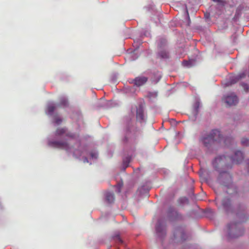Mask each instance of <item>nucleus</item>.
<instances>
[{
	"label": "nucleus",
	"instance_id": "1",
	"mask_svg": "<svg viewBox=\"0 0 249 249\" xmlns=\"http://www.w3.org/2000/svg\"><path fill=\"white\" fill-rule=\"evenodd\" d=\"M67 137L66 140H52L49 138L48 144L49 146L65 150L69 154H72L76 158L82 160L84 162L91 164L98 158V153L95 151L89 152L87 148L80 145L78 143L75 144L74 147L70 145L73 143L76 135L69 132L66 128H57L55 132V138L56 139H62Z\"/></svg>",
	"mask_w": 249,
	"mask_h": 249
},
{
	"label": "nucleus",
	"instance_id": "2",
	"mask_svg": "<svg viewBox=\"0 0 249 249\" xmlns=\"http://www.w3.org/2000/svg\"><path fill=\"white\" fill-rule=\"evenodd\" d=\"M227 160L224 156H218L213 162V165L215 169L220 173V176L218 177L219 182L229 187L231 183V175L227 172L223 173L220 170L221 169H225L228 167Z\"/></svg>",
	"mask_w": 249,
	"mask_h": 249
},
{
	"label": "nucleus",
	"instance_id": "3",
	"mask_svg": "<svg viewBox=\"0 0 249 249\" xmlns=\"http://www.w3.org/2000/svg\"><path fill=\"white\" fill-rule=\"evenodd\" d=\"M201 141L205 147L209 148L214 142H223L228 145L229 143L231 142L232 139L231 137L225 138L221 135L219 130H213L209 135L203 136Z\"/></svg>",
	"mask_w": 249,
	"mask_h": 249
},
{
	"label": "nucleus",
	"instance_id": "4",
	"mask_svg": "<svg viewBox=\"0 0 249 249\" xmlns=\"http://www.w3.org/2000/svg\"><path fill=\"white\" fill-rule=\"evenodd\" d=\"M166 43L165 39L161 38L158 41V45L159 47V55L162 58H167L168 57V53L164 49Z\"/></svg>",
	"mask_w": 249,
	"mask_h": 249
},
{
	"label": "nucleus",
	"instance_id": "5",
	"mask_svg": "<svg viewBox=\"0 0 249 249\" xmlns=\"http://www.w3.org/2000/svg\"><path fill=\"white\" fill-rule=\"evenodd\" d=\"M223 100L229 106L235 105L238 102L236 95L233 93H231L224 97Z\"/></svg>",
	"mask_w": 249,
	"mask_h": 249
},
{
	"label": "nucleus",
	"instance_id": "6",
	"mask_svg": "<svg viewBox=\"0 0 249 249\" xmlns=\"http://www.w3.org/2000/svg\"><path fill=\"white\" fill-rule=\"evenodd\" d=\"M230 159L233 163H239L243 159V153L240 151H237L234 153V155L230 157Z\"/></svg>",
	"mask_w": 249,
	"mask_h": 249
},
{
	"label": "nucleus",
	"instance_id": "7",
	"mask_svg": "<svg viewBox=\"0 0 249 249\" xmlns=\"http://www.w3.org/2000/svg\"><path fill=\"white\" fill-rule=\"evenodd\" d=\"M166 226L164 220L160 219L156 226V230L158 233H162L166 231Z\"/></svg>",
	"mask_w": 249,
	"mask_h": 249
},
{
	"label": "nucleus",
	"instance_id": "8",
	"mask_svg": "<svg viewBox=\"0 0 249 249\" xmlns=\"http://www.w3.org/2000/svg\"><path fill=\"white\" fill-rule=\"evenodd\" d=\"M237 225L234 222H231L227 224L224 229L227 233H232L236 231Z\"/></svg>",
	"mask_w": 249,
	"mask_h": 249
},
{
	"label": "nucleus",
	"instance_id": "9",
	"mask_svg": "<svg viewBox=\"0 0 249 249\" xmlns=\"http://www.w3.org/2000/svg\"><path fill=\"white\" fill-rule=\"evenodd\" d=\"M59 106L58 104L53 102H49L47 105L46 113L48 115H52L53 111Z\"/></svg>",
	"mask_w": 249,
	"mask_h": 249
},
{
	"label": "nucleus",
	"instance_id": "10",
	"mask_svg": "<svg viewBox=\"0 0 249 249\" xmlns=\"http://www.w3.org/2000/svg\"><path fill=\"white\" fill-rule=\"evenodd\" d=\"M147 81V78L145 76H139L134 80V84L137 86H141L144 84Z\"/></svg>",
	"mask_w": 249,
	"mask_h": 249
},
{
	"label": "nucleus",
	"instance_id": "11",
	"mask_svg": "<svg viewBox=\"0 0 249 249\" xmlns=\"http://www.w3.org/2000/svg\"><path fill=\"white\" fill-rule=\"evenodd\" d=\"M136 118L137 120L140 122H142L144 121L143 110L141 106H140L137 109Z\"/></svg>",
	"mask_w": 249,
	"mask_h": 249
},
{
	"label": "nucleus",
	"instance_id": "12",
	"mask_svg": "<svg viewBox=\"0 0 249 249\" xmlns=\"http://www.w3.org/2000/svg\"><path fill=\"white\" fill-rule=\"evenodd\" d=\"M105 196L106 201L107 203L111 204L114 202V196L113 193L109 192H106V194H105Z\"/></svg>",
	"mask_w": 249,
	"mask_h": 249
},
{
	"label": "nucleus",
	"instance_id": "13",
	"mask_svg": "<svg viewBox=\"0 0 249 249\" xmlns=\"http://www.w3.org/2000/svg\"><path fill=\"white\" fill-rule=\"evenodd\" d=\"M222 206L226 211H228L230 206V201L229 199H226L222 202Z\"/></svg>",
	"mask_w": 249,
	"mask_h": 249
},
{
	"label": "nucleus",
	"instance_id": "14",
	"mask_svg": "<svg viewBox=\"0 0 249 249\" xmlns=\"http://www.w3.org/2000/svg\"><path fill=\"white\" fill-rule=\"evenodd\" d=\"M130 157H126L123 160V167L124 170L128 166V164L130 161Z\"/></svg>",
	"mask_w": 249,
	"mask_h": 249
},
{
	"label": "nucleus",
	"instance_id": "15",
	"mask_svg": "<svg viewBox=\"0 0 249 249\" xmlns=\"http://www.w3.org/2000/svg\"><path fill=\"white\" fill-rule=\"evenodd\" d=\"M114 239L115 241L117 243H119L120 244L123 243V241L122 240V239H121V238L120 237V234H116L115 235V236L114 237Z\"/></svg>",
	"mask_w": 249,
	"mask_h": 249
},
{
	"label": "nucleus",
	"instance_id": "16",
	"mask_svg": "<svg viewBox=\"0 0 249 249\" xmlns=\"http://www.w3.org/2000/svg\"><path fill=\"white\" fill-rule=\"evenodd\" d=\"M182 64L184 66L187 67H190L193 66V64L192 63V61H184L182 62Z\"/></svg>",
	"mask_w": 249,
	"mask_h": 249
},
{
	"label": "nucleus",
	"instance_id": "17",
	"mask_svg": "<svg viewBox=\"0 0 249 249\" xmlns=\"http://www.w3.org/2000/svg\"><path fill=\"white\" fill-rule=\"evenodd\" d=\"M53 120L54 123H55L57 125L60 124L62 122V119L60 118L57 116H55L53 118Z\"/></svg>",
	"mask_w": 249,
	"mask_h": 249
},
{
	"label": "nucleus",
	"instance_id": "18",
	"mask_svg": "<svg viewBox=\"0 0 249 249\" xmlns=\"http://www.w3.org/2000/svg\"><path fill=\"white\" fill-rule=\"evenodd\" d=\"M68 102L67 100L65 97H62L60 99V105L63 106H66L67 105Z\"/></svg>",
	"mask_w": 249,
	"mask_h": 249
},
{
	"label": "nucleus",
	"instance_id": "19",
	"mask_svg": "<svg viewBox=\"0 0 249 249\" xmlns=\"http://www.w3.org/2000/svg\"><path fill=\"white\" fill-rule=\"evenodd\" d=\"M241 143L243 145L247 146L249 144V140L246 138H243L241 140Z\"/></svg>",
	"mask_w": 249,
	"mask_h": 249
},
{
	"label": "nucleus",
	"instance_id": "20",
	"mask_svg": "<svg viewBox=\"0 0 249 249\" xmlns=\"http://www.w3.org/2000/svg\"><path fill=\"white\" fill-rule=\"evenodd\" d=\"M131 124H132V123L130 120H128L126 121L125 125H126V131L127 132L129 131V128L130 126V125H131Z\"/></svg>",
	"mask_w": 249,
	"mask_h": 249
},
{
	"label": "nucleus",
	"instance_id": "21",
	"mask_svg": "<svg viewBox=\"0 0 249 249\" xmlns=\"http://www.w3.org/2000/svg\"><path fill=\"white\" fill-rule=\"evenodd\" d=\"M161 76V74L159 72H158L156 74V79H154L153 78L152 79V81L155 82V83H157L160 80V79Z\"/></svg>",
	"mask_w": 249,
	"mask_h": 249
},
{
	"label": "nucleus",
	"instance_id": "22",
	"mask_svg": "<svg viewBox=\"0 0 249 249\" xmlns=\"http://www.w3.org/2000/svg\"><path fill=\"white\" fill-rule=\"evenodd\" d=\"M241 86L244 88V90L246 91H248L249 89V85L247 84L242 83L241 84Z\"/></svg>",
	"mask_w": 249,
	"mask_h": 249
},
{
	"label": "nucleus",
	"instance_id": "23",
	"mask_svg": "<svg viewBox=\"0 0 249 249\" xmlns=\"http://www.w3.org/2000/svg\"><path fill=\"white\" fill-rule=\"evenodd\" d=\"M213 1L217 2L218 3L219 5L220 6H224L225 2L223 1V0H213Z\"/></svg>",
	"mask_w": 249,
	"mask_h": 249
},
{
	"label": "nucleus",
	"instance_id": "24",
	"mask_svg": "<svg viewBox=\"0 0 249 249\" xmlns=\"http://www.w3.org/2000/svg\"><path fill=\"white\" fill-rule=\"evenodd\" d=\"M200 106V102L199 101H196L194 105V108L196 111H197L199 107Z\"/></svg>",
	"mask_w": 249,
	"mask_h": 249
},
{
	"label": "nucleus",
	"instance_id": "25",
	"mask_svg": "<svg viewBox=\"0 0 249 249\" xmlns=\"http://www.w3.org/2000/svg\"><path fill=\"white\" fill-rule=\"evenodd\" d=\"M107 104L108 105V106L110 107H112L114 106L112 104L111 102H108Z\"/></svg>",
	"mask_w": 249,
	"mask_h": 249
},
{
	"label": "nucleus",
	"instance_id": "26",
	"mask_svg": "<svg viewBox=\"0 0 249 249\" xmlns=\"http://www.w3.org/2000/svg\"><path fill=\"white\" fill-rule=\"evenodd\" d=\"M134 54V53L133 54H132V58H131V60H134L135 59H136V58H138V56H135V57H133V54Z\"/></svg>",
	"mask_w": 249,
	"mask_h": 249
},
{
	"label": "nucleus",
	"instance_id": "27",
	"mask_svg": "<svg viewBox=\"0 0 249 249\" xmlns=\"http://www.w3.org/2000/svg\"><path fill=\"white\" fill-rule=\"evenodd\" d=\"M176 213H177L176 212H175V211L173 212V215L176 214Z\"/></svg>",
	"mask_w": 249,
	"mask_h": 249
},
{
	"label": "nucleus",
	"instance_id": "28",
	"mask_svg": "<svg viewBox=\"0 0 249 249\" xmlns=\"http://www.w3.org/2000/svg\"><path fill=\"white\" fill-rule=\"evenodd\" d=\"M183 199L184 201L187 200V199H186V198H183Z\"/></svg>",
	"mask_w": 249,
	"mask_h": 249
},
{
	"label": "nucleus",
	"instance_id": "29",
	"mask_svg": "<svg viewBox=\"0 0 249 249\" xmlns=\"http://www.w3.org/2000/svg\"><path fill=\"white\" fill-rule=\"evenodd\" d=\"M153 94L154 95V96H157L156 93H154V94Z\"/></svg>",
	"mask_w": 249,
	"mask_h": 249
},
{
	"label": "nucleus",
	"instance_id": "30",
	"mask_svg": "<svg viewBox=\"0 0 249 249\" xmlns=\"http://www.w3.org/2000/svg\"><path fill=\"white\" fill-rule=\"evenodd\" d=\"M229 235V236H230L231 234H228ZM230 237H228V238H229Z\"/></svg>",
	"mask_w": 249,
	"mask_h": 249
},
{
	"label": "nucleus",
	"instance_id": "31",
	"mask_svg": "<svg viewBox=\"0 0 249 249\" xmlns=\"http://www.w3.org/2000/svg\"><path fill=\"white\" fill-rule=\"evenodd\" d=\"M118 192H120V189H118Z\"/></svg>",
	"mask_w": 249,
	"mask_h": 249
},
{
	"label": "nucleus",
	"instance_id": "32",
	"mask_svg": "<svg viewBox=\"0 0 249 249\" xmlns=\"http://www.w3.org/2000/svg\"><path fill=\"white\" fill-rule=\"evenodd\" d=\"M228 193H229V194H231V193L230 192V191H228Z\"/></svg>",
	"mask_w": 249,
	"mask_h": 249
},
{
	"label": "nucleus",
	"instance_id": "33",
	"mask_svg": "<svg viewBox=\"0 0 249 249\" xmlns=\"http://www.w3.org/2000/svg\"><path fill=\"white\" fill-rule=\"evenodd\" d=\"M186 13H187V15H188V11H186Z\"/></svg>",
	"mask_w": 249,
	"mask_h": 249
},
{
	"label": "nucleus",
	"instance_id": "34",
	"mask_svg": "<svg viewBox=\"0 0 249 249\" xmlns=\"http://www.w3.org/2000/svg\"><path fill=\"white\" fill-rule=\"evenodd\" d=\"M216 204L217 205H218V202H216Z\"/></svg>",
	"mask_w": 249,
	"mask_h": 249
}]
</instances>
